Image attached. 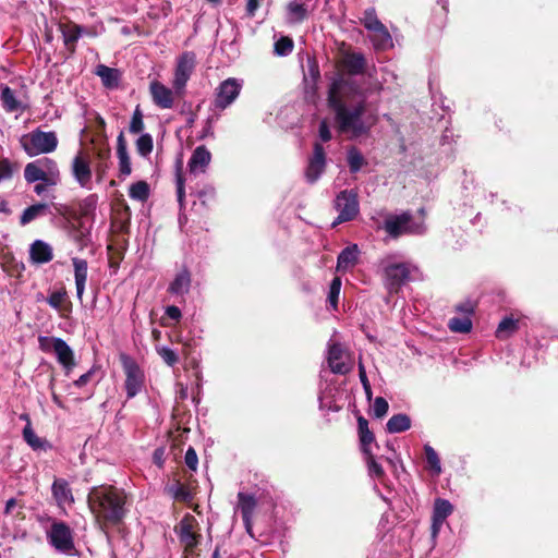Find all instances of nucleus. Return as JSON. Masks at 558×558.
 <instances>
[{"label": "nucleus", "mask_w": 558, "mask_h": 558, "mask_svg": "<svg viewBox=\"0 0 558 558\" xmlns=\"http://www.w3.org/2000/svg\"><path fill=\"white\" fill-rule=\"evenodd\" d=\"M126 495L123 489L111 485L93 487L87 495V504L96 519L117 525L126 514Z\"/></svg>", "instance_id": "obj_1"}, {"label": "nucleus", "mask_w": 558, "mask_h": 558, "mask_svg": "<svg viewBox=\"0 0 558 558\" xmlns=\"http://www.w3.org/2000/svg\"><path fill=\"white\" fill-rule=\"evenodd\" d=\"M328 100L330 107L336 112L339 129L343 133H351L353 136L357 137L366 134L377 122L376 114L365 113V100H361L353 106H347L335 96L332 90H330Z\"/></svg>", "instance_id": "obj_2"}, {"label": "nucleus", "mask_w": 558, "mask_h": 558, "mask_svg": "<svg viewBox=\"0 0 558 558\" xmlns=\"http://www.w3.org/2000/svg\"><path fill=\"white\" fill-rule=\"evenodd\" d=\"M383 272L384 286L390 294L398 293L411 279L415 269L410 263H395L390 257L383 258L379 263Z\"/></svg>", "instance_id": "obj_3"}, {"label": "nucleus", "mask_w": 558, "mask_h": 558, "mask_svg": "<svg viewBox=\"0 0 558 558\" xmlns=\"http://www.w3.org/2000/svg\"><path fill=\"white\" fill-rule=\"evenodd\" d=\"M21 145L29 157L49 154L56 150L58 137L56 132H44L39 129L21 137Z\"/></svg>", "instance_id": "obj_4"}, {"label": "nucleus", "mask_w": 558, "mask_h": 558, "mask_svg": "<svg viewBox=\"0 0 558 558\" xmlns=\"http://www.w3.org/2000/svg\"><path fill=\"white\" fill-rule=\"evenodd\" d=\"M385 231L392 238L401 234H423L425 232L424 221H414L409 213L390 216L384 222Z\"/></svg>", "instance_id": "obj_5"}, {"label": "nucleus", "mask_w": 558, "mask_h": 558, "mask_svg": "<svg viewBox=\"0 0 558 558\" xmlns=\"http://www.w3.org/2000/svg\"><path fill=\"white\" fill-rule=\"evenodd\" d=\"M120 361L125 374L124 388L128 399L137 396L145 384V374L136 361L130 355L122 353Z\"/></svg>", "instance_id": "obj_6"}, {"label": "nucleus", "mask_w": 558, "mask_h": 558, "mask_svg": "<svg viewBox=\"0 0 558 558\" xmlns=\"http://www.w3.org/2000/svg\"><path fill=\"white\" fill-rule=\"evenodd\" d=\"M333 206L338 211V217L332 226L353 220L360 211L357 193L354 190L341 191L336 196Z\"/></svg>", "instance_id": "obj_7"}, {"label": "nucleus", "mask_w": 558, "mask_h": 558, "mask_svg": "<svg viewBox=\"0 0 558 558\" xmlns=\"http://www.w3.org/2000/svg\"><path fill=\"white\" fill-rule=\"evenodd\" d=\"M241 89V81L234 77L222 81L215 90L214 108L219 111L226 110L239 97Z\"/></svg>", "instance_id": "obj_8"}, {"label": "nucleus", "mask_w": 558, "mask_h": 558, "mask_svg": "<svg viewBox=\"0 0 558 558\" xmlns=\"http://www.w3.org/2000/svg\"><path fill=\"white\" fill-rule=\"evenodd\" d=\"M195 68V54L193 52H184L177 62L172 87L178 96H182L185 90L187 81L190 80Z\"/></svg>", "instance_id": "obj_9"}, {"label": "nucleus", "mask_w": 558, "mask_h": 558, "mask_svg": "<svg viewBox=\"0 0 558 558\" xmlns=\"http://www.w3.org/2000/svg\"><path fill=\"white\" fill-rule=\"evenodd\" d=\"M51 546L62 553H69L74 547L72 531L70 526L61 521H54L47 534Z\"/></svg>", "instance_id": "obj_10"}, {"label": "nucleus", "mask_w": 558, "mask_h": 558, "mask_svg": "<svg viewBox=\"0 0 558 558\" xmlns=\"http://www.w3.org/2000/svg\"><path fill=\"white\" fill-rule=\"evenodd\" d=\"M326 168V154L322 144L315 143L313 147V155L308 159V165L305 170V179L308 183H315L324 173Z\"/></svg>", "instance_id": "obj_11"}, {"label": "nucleus", "mask_w": 558, "mask_h": 558, "mask_svg": "<svg viewBox=\"0 0 558 558\" xmlns=\"http://www.w3.org/2000/svg\"><path fill=\"white\" fill-rule=\"evenodd\" d=\"M347 353L342 345L338 342L328 343L327 362L330 371L333 374L344 375L351 369L350 365L345 362Z\"/></svg>", "instance_id": "obj_12"}, {"label": "nucleus", "mask_w": 558, "mask_h": 558, "mask_svg": "<svg viewBox=\"0 0 558 558\" xmlns=\"http://www.w3.org/2000/svg\"><path fill=\"white\" fill-rule=\"evenodd\" d=\"M210 161H211V154L206 148V146H204V145L197 146L193 150V153L190 157V160L187 162V168H189L190 174L197 175V174L205 173Z\"/></svg>", "instance_id": "obj_13"}, {"label": "nucleus", "mask_w": 558, "mask_h": 558, "mask_svg": "<svg viewBox=\"0 0 558 558\" xmlns=\"http://www.w3.org/2000/svg\"><path fill=\"white\" fill-rule=\"evenodd\" d=\"M453 507L449 500L437 498L434 504L433 517H432V536L436 537L446 521V519L452 513Z\"/></svg>", "instance_id": "obj_14"}, {"label": "nucleus", "mask_w": 558, "mask_h": 558, "mask_svg": "<svg viewBox=\"0 0 558 558\" xmlns=\"http://www.w3.org/2000/svg\"><path fill=\"white\" fill-rule=\"evenodd\" d=\"M149 92L154 104L161 109H170L174 104L173 90L158 81L149 84Z\"/></svg>", "instance_id": "obj_15"}, {"label": "nucleus", "mask_w": 558, "mask_h": 558, "mask_svg": "<svg viewBox=\"0 0 558 558\" xmlns=\"http://www.w3.org/2000/svg\"><path fill=\"white\" fill-rule=\"evenodd\" d=\"M72 174L75 181L84 189H90L92 169L89 161L82 154H77L72 161Z\"/></svg>", "instance_id": "obj_16"}, {"label": "nucleus", "mask_w": 558, "mask_h": 558, "mask_svg": "<svg viewBox=\"0 0 558 558\" xmlns=\"http://www.w3.org/2000/svg\"><path fill=\"white\" fill-rule=\"evenodd\" d=\"M29 259L35 265L51 262L53 259L52 246L43 240H35L29 246Z\"/></svg>", "instance_id": "obj_17"}, {"label": "nucleus", "mask_w": 558, "mask_h": 558, "mask_svg": "<svg viewBox=\"0 0 558 558\" xmlns=\"http://www.w3.org/2000/svg\"><path fill=\"white\" fill-rule=\"evenodd\" d=\"M60 32L66 50L73 54L76 50V43L85 33V28L75 23L61 24Z\"/></svg>", "instance_id": "obj_18"}, {"label": "nucleus", "mask_w": 558, "mask_h": 558, "mask_svg": "<svg viewBox=\"0 0 558 558\" xmlns=\"http://www.w3.org/2000/svg\"><path fill=\"white\" fill-rule=\"evenodd\" d=\"M195 519L192 515H185L179 523L178 535L180 542L186 548H194L197 545V535L193 531Z\"/></svg>", "instance_id": "obj_19"}, {"label": "nucleus", "mask_w": 558, "mask_h": 558, "mask_svg": "<svg viewBox=\"0 0 558 558\" xmlns=\"http://www.w3.org/2000/svg\"><path fill=\"white\" fill-rule=\"evenodd\" d=\"M53 353L56 354L58 363L62 365L65 373L69 374L75 366L74 352L71 347L62 338H60L56 342Z\"/></svg>", "instance_id": "obj_20"}, {"label": "nucleus", "mask_w": 558, "mask_h": 558, "mask_svg": "<svg viewBox=\"0 0 558 558\" xmlns=\"http://www.w3.org/2000/svg\"><path fill=\"white\" fill-rule=\"evenodd\" d=\"M71 260L74 267L76 296L82 301L87 281L88 264L85 259L78 257H72Z\"/></svg>", "instance_id": "obj_21"}, {"label": "nucleus", "mask_w": 558, "mask_h": 558, "mask_svg": "<svg viewBox=\"0 0 558 558\" xmlns=\"http://www.w3.org/2000/svg\"><path fill=\"white\" fill-rule=\"evenodd\" d=\"M238 500H239L238 508L241 511L245 529L248 533H251L252 517H253L254 510L256 508V499L251 494L240 492L238 494Z\"/></svg>", "instance_id": "obj_22"}, {"label": "nucleus", "mask_w": 558, "mask_h": 558, "mask_svg": "<svg viewBox=\"0 0 558 558\" xmlns=\"http://www.w3.org/2000/svg\"><path fill=\"white\" fill-rule=\"evenodd\" d=\"M51 493L58 506L72 505L74 497L69 483L64 478H56L51 486Z\"/></svg>", "instance_id": "obj_23"}, {"label": "nucleus", "mask_w": 558, "mask_h": 558, "mask_svg": "<svg viewBox=\"0 0 558 558\" xmlns=\"http://www.w3.org/2000/svg\"><path fill=\"white\" fill-rule=\"evenodd\" d=\"M117 156L119 159V171L123 177H128L131 174V160L128 153V144L124 137L123 131L117 137Z\"/></svg>", "instance_id": "obj_24"}, {"label": "nucleus", "mask_w": 558, "mask_h": 558, "mask_svg": "<svg viewBox=\"0 0 558 558\" xmlns=\"http://www.w3.org/2000/svg\"><path fill=\"white\" fill-rule=\"evenodd\" d=\"M46 301L62 318H66L71 313L72 304L70 301H66V291L64 289L53 291Z\"/></svg>", "instance_id": "obj_25"}, {"label": "nucleus", "mask_w": 558, "mask_h": 558, "mask_svg": "<svg viewBox=\"0 0 558 558\" xmlns=\"http://www.w3.org/2000/svg\"><path fill=\"white\" fill-rule=\"evenodd\" d=\"M191 282L190 271L187 269H182L175 275L174 279L169 284L168 292L173 295L183 296L189 293Z\"/></svg>", "instance_id": "obj_26"}, {"label": "nucleus", "mask_w": 558, "mask_h": 558, "mask_svg": "<svg viewBox=\"0 0 558 558\" xmlns=\"http://www.w3.org/2000/svg\"><path fill=\"white\" fill-rule=\"evenodd\" d=\"M369 33L371 41L376 50H387L393 47L392 37L384 24Z\"/></svg>", "instance_id": "obj_27"}, {"label": "nucleus", "mask_w": 558, "mask_h": 558, "mask_svg": "<svg viewBox=\"0 0 558 558\" xmlns=\"http://www.w3.org/2000/svg\"><path fill=\"white\" fill-rule=\"evenodd\" d=\"M95 73L101 78L105 87H118L121 77L120 71L118 69L109 68L105 64H99L96 66Z\"/></svg>", "instance_id": "obj_28"}, {"label": "nucleus", "mask_w": 558, "mask_h": 558, "mask_svg": "<svg viewBox=\"0 0 558 558\" xmlns=\"http://www.w3.org/2000/svg\"><path fill=\"white\" fill-rule=\"evenodd\" d=\"M357 429L361 442V450L364 454L371 453L369 446L375 441L373 432L368 428V422L363 416L357 418Z\"/></svg>", "instance_id": "obj_29"}, {"label": "nucleus", "mask_w": 558, "mask_h": 558, "mask_svg": "<svg viewBox=\"0 0 558 558\" xmlns=\"http://www.w3.org/2000/svg\"><path fill=\"white\" fill-rule=\"evenodd\" d=\"M411 428V418L408 414L398 413L392 415L387 424L386 430L390 434L402 433Z\"/></svg>", "instance_id": "obj_30"}, {"label": "nucleus", "mask_w": 558, "mask_h": 558, "mask_svg": "<svg viewBox=\"0 0 558 558\" xmlns=\"http://www.w3.org/2000/svg\"><path fill=\"white\" fill-rule=\"evenodd\" d=\"M49 209V205L46 203H37L34 205L28 206L24 209V211L21 215L20 223L22 226H26L34 221L35 219L44 216L47 214Z\"/></svg>", "instance_id": "obj_31"}, {"label": "nucleus", "mask_w": 558, "mask_h": 558, "mask_svg": "<svg viewBox=\"0 0 558 558\" xmlns=\"http://www.w3.org/2000/svg\"><path fill=\"white\" fill-rule=\"evenodd\" d=\"M359 256V247L356 244L347 246L343 248L337 258V267L338 269H347L349 267H352Z\"/></svg>", "instance_id": "obj_32"}, {"label": "nucleus", "mask_w": 558, "mask_h": 558, "mask_svg": "<svg viewBox=\"0 0 558 558\" xmlns=\"http://www.w3.org/2000/svg\"><path fill=\"white\" fill-rule=\"evenodd\" d=\"M43 166L46 174V185H57L60 182V171L57 162L50 158H43L38 160Z\"/></svg>", "instance_id": "obj_33"}, {"label": "nucleus", "mask_w": 558, "mask_h": 558, "mask_svg": "<svg viewBox=\"0 0 558 558\" xmlns=\"http://www.w3.org/2000/svg\"><path fill=\"white\" fill-rule=\"evenodd\" d=\"M0 99L7 112H14L21 109V102L15 97L14 92L8 85H1Z\"/></svg>", "instance_id": "obj_34"}, {"label": "nucleus", "mask_w": 558, "mask_h": 558, "mask_svg": "<svg viewBox=\"0 0 558 558\" xmlns=\"http://www.w3.org/2000/svg\"><path fill=\"white\" fill-rule=\"evenodd\" d=\"M41 168L43 166L38 160L27 163L24 169V178L26 182L35 183L41 181L46 183V174Z\"/></svg>", "instance_id": "obj_35"}, {"label": "nucleus", "mask_w": 558, "mask_h": 558, "mask_svg": "<svg viewBox=\"0 0 558 558\" xmlns=\"http://www.w3.org/2000/svg\"><path fill=\"white\" fill-rule=\"evenodd\" d=\"M23 438L26 444L34 450L47 449L49 447L47 440L38 437L32 428L31 422L23 429Z\"/></svg>", "instance_id": "obj_36"}, {"label": "nucleus", "mask_w": 558, "mask_h": 558, "mask_svg": "<svg viewBox=\"0 0 558 558\" xmlns=\"http://www.w3.org/2000/svg\"><path fill=\"white\" fill-rule=\"evenodd\" d=\"M519 328V322L513 319L512 317H505L496 329V337L498 339H508L512 336Z\"/></svg>", "instance_id": "obj_37"}, {"label": "nucleus", "mask_w": 558, "mask_h": 558, "mask_svg": "<svg viewBox=\"0 0 558 558\" xmlns=\"http://www.w3.org/2000/svg\"><path fill=\"white\" fill-rule=\"evenodd\" d=\"M347 161L351 173H357L366 165L364 156L354 146L348 149Z\"/></svg>", "instance_id": "obj_38"}, {"label": "nucleus", "mask_w": 558, "mask_h": 558, "mask_svg": "<svg viewBox=\"0 0 558 558\" xmlns=\"http://www.w3.org/2000/svg\"><path fill=\"white\" fill-rule=\"evenodd\" d=\"M165 490L175 500L187 501L191 499V494L189 489L179 481L167 485L165 487Z\"/></svg>", "instance_id": "obj_39"}, {"label": "nucleus", "mask_w": 558, "mask_h": 558, "mask_svg": "<svg viewBox=\"0 0 558 558\" xmlns=\"http://www.w3.org/2000/svg\"><path fill=\"white\" fill-rule=\"evenodd\" d=\"M448 327L453 332L466 333L472 329V320L468 316H456L449 319Z\"/></svg>", "instance_id": "obj_40"}, {"label": "nucleus", "mask_w": 558, "mask_h": 558, "mask_svg": "<svg viewBox=\"0 0 558 558\" xmlns=\"http://www.w3.org/2000/svg\"><path fill=\"white\" fill-rule=\"evenodd\" d=\"M365 64V58L361 53H352L345 60V65L351 74L363 73Z\"/></svg>", "instance_id": "obj_41"}, {"label": "nucleus", "mask_w": 558, "mask_h": 558, "mask_svg": "<svg viewBox=\"0 0 558 558\" xmlns=\"http://www.w3.org/2000/svg\"><path fill=\"white\" fill-rule=\"evenodd\" d=\"M361 23L368 32L374 31L383 25L381 21L377 17L375 8H367L364 11Z\"/></svg>", "instance_id": "obj_42"}, {"label": "nucleus", "mask_w": 558, "mask_h": 558, "mask_svg": "<svg viewBox=\"0 0 558 558\" xmlns=\"http://www.w3.org/2000/svg\"><path fill=\"white\" fill-rule=\"evenodd\" d=\"M135 146L138 155H141L142 157H147L148 155H150L154 148L153 136L148 133L142 134L136 140Z\"/></svg>", "instance_id": "obj_43"}, {"label": "nucleus", "mask_w": 558, "mask_h": 558, "mask_svg": "<svg viewBox=\"0 0 558 558\" xmlns=\"http://www.w3.org/2000/svg\"><path fill=\"white\" fill-rule=\"evenodd\" d=\"M149 195L148 184L144 181L133 183L129 190V196L136 201H145Z\"/></svg>", "instance_id": "obj_44"}, {"label": "nucleus", "mask_w": 558, "mask_h": 558, "mask_svg": "<svg viewBox=\"0 0 558 558\" xmlns=\"http://www.w3.org/2000/svg\"><path fill=\"white\" fill-rule=\"evenodd\" d=\"M424 451H425L426 461H427L430 470L437 475L440 474L441 465H440V460H439L437 452L429 445L424 446Z\"/></svg>", "instance_id": "obj_45"}, {"label": "nucleus", "mask_w": 558, "mask_h": 558, "mask_svg": "<svg viewBox=\"0 0 558 558\" xmlns=\"http://www.w3.org/2000/svg\"><path fill=\"white\" fill-rule=\"evenodd\" d=\"M288 13L294 22H303L307 16L305 5L296 1H292L288 4Z\"/></svg>", "instance_id": "obj_46"}, {"label": "nucleus", "mask_w": 558, "mask_h": 558, "mask_svg": "<svg viewBox=\"0 0 558 558\" xmlns=\"http://www.w3.org/2000/svg\"><path fill=\"white\" fill-rule=\"evenodd\" d=\"M364 456H365V460H366V464H367V469H368V474L372 477H376L378 480L383 478L385 475V471H384L381 464H379L376 461L374 454L371 452V453H367Z\"/></svg>", "instance_id": "obj_47"}, {"label": "nucleus", "mask_w": 558, "mask_h": 558, "mask_svg": "<svg viewBox=\"0 0 558 558\" xmlns=\"http://www.w3.org/2000/svg\"><path fill=\"white\" fill-rule=\"evenodd\" d=\"M341 290V279L339 277H335L331 280L328 293V302L333 310L338 307L339 294Z\"/></svg>", "instance_id": "obj_48"}, {"label": "nucleus", "mask_w": 558, "mask_h": 558, "mask_svg": "<svg viewBox=\"0 0 558 558\" xmlns=\"http://www.w3.org/2000/svg\"><path fill=\"white\" fill-rule=\"evenodd\" d=\"M293 41L289 37H281L275 43V52L278 56L284 57L292 52Z\"/></svg>", "instance_id": "obj_49"}, {"label": "nucleus", "mask_w": 558, "mask_h": 558, "mask_svg": "<svg viewBox=\"0 0 558 558\" xmlns=\"http://www.w3.org/2000/svg\"><path fill=\"white\" fill-rule=\"evenodd\" d=\"M144 130V121H143V113L137 106L133 112L129 131L133 134L140 133Z\"/></svg>", "instance_id": "obj_50"}, {"label": "nucleus", "mask_w": 558, "mask_h": 558, "mask_svg": "<svg viewBox=\"0 0 558 558\" xmlns=\"http://www.w3.org/2000/svg\"><path fill=\"white\" fill-rule=\"evenodd\" d=\"M219 114H210L203 126V130L198 136V140H205L206 137H214V124L218 121Z\"/></svg>", "instance_id": "obj_51"}, {"label": "nucleus", "mask_w": 558, "mask_h": 558, "mask_svg": "<svg viewBox=\"0 0 558 558\" xmlns=\"http://www.w3.org/2000/svg\"><path fill=\"white\" fill-rule=\"evenodd\" d=\"M158 354L163 360V362L169 365L173 366L178 363L179 357L178 354L169 347H160L157 349Z\"/></svg>", "instance_id": "obj_52"}, {"label": "nucleus", "mask_w": 558, "mask_h": 558, "mask_svg": "<svg viewBox=\"0 0 558 558\" xmlns=\"http://www.w3.org/2000/svg\"><path fill=\"white\" fill-rule=\"evenodd\" d=\"M389 404L383 397H376L373 403V413L375 417H383L387 414Z\"/></svg>", "instance_id": "obj_53"}, {"label": "nucleus", "mask_w": 558, "mask_h": 558, "mask_svg": "<svg viewBox=\"0 0 558 558\" xmlns=\"http://www.w3.org/2000/svg\"><path fill=\"white\" fill-rule=\"evenodd\" d=\"M14 168L8 158H0V183L10 180L13 175Z\"/></svg>", "instance_id": "obj_54"}, {"label": "nucleus", "mask_w": 558, "mask_h": 558, "mask_svg": "<svg viewBox=\"0 0 558 558\" xmlns=\"http://www.w3.org/2000/svg\"><path fill=\"white\" fill-rule=\"evenodd\" d=\"M60 338H58V337L39 336L38 337V347L43 352H46V353L53 352L56 342Z\"/></svg>", "instance_id": "obj_55"}, {"label": "nucleus", "mask_w": 558, "mask_h": 558, "mask_svg": "<svg viewBox=\"0 0 558 558\" xmlns=\"http://www.w3.org/2000/svg\"><path fill=\"white\" fill-rule=\"evenodd\" d=\"M359 377H360V381L363 386V389H364V392L367 397V399H371L372 398V388H371V384H369V380L367 378V375H366V371H365V367L364 365L360 362L359 363Z\"/></svg>", "instance_id": "obj_56"}, {"label": "nucleus", "mask_w": 558, "mask_h": 558, "mask_svg": "<svg viewBox=\"0 0 558 558\" xmlns=\"http://www.w3.org/2000/svg\"><path fill=\"white\" fill-rule=\"evenodd\" d=\"M177 196H178V202H179L180 206L183 207L185 191H184V179L181 173L180 167H178V170H177Z\"/></svg>", "instance_id": "obj_57"}, {"label": "nucleus", "mask_w": 558, "mask_h": 558, "mask_svg": "<svg viewBox=\"0 0 558 558\" xmlns=\"http://www.w3.org/2000/svg\"><path fill=\"white\" fill-rule=\"evenodd\" d=\"M184 462L189 469H191L192 471H196L197 464H198V458H197L196 451L192 447H190L186 450L185 456H184Z\"/></svg>", "instance_id": "obj_58"}, {"label": "nucleus", "mask_w": 558, "mask_h": 558, "mask_svg": "<svg viewBox=\"0 0 558 558\" xmlns=\"http://www.w3.org/2000/svg\"><path fill=\"white\" fill-rule=\"evenodd\" d=\"M457 312L462 313L464 316L470 317L474 312V305L471 301L460 303L456 307Z\"/></svg>", "instance_id": "obj_59"}, {"label": "nucleus", "mask_w": 558, "mask_h": 558, "mask_svg": "<svg viewBox=\"0 0 558 558\" xmlns=\"http://www.w3.org/2000/svg\"><path fill=\"white\" fill-rule=\"evenodd\" d=\"M319 137L323 142L331 140V133L326 121H322L319 124Z\"/></svg>", "instance_id": "obj_60"}, {"label": "nucleus", "mask_w": 558, "mask_h": 558, "mask_svg": "<svg viewBox=\"0 0 558 558\" xmlns=\"http://www.w3.org/2000/svg\"><path fill=\"white\" fill-rule=\"evenodd\" d=\"M94 375V369H89L88 372H86L85 374H83L82 376H80L75 381H74V386L81 388L85 385H87L92 377Z\"/></svg>", "instance_id": "obj_61"}, {"label": "nucleus", "mask_w": 558, "mask_h": 558, "mask_svg": "<svg viewBox=\"0 0 558 558\" xmlns=\"http://www.w3.org/2000/svg\"><path fill=\"white\" fill-rule=\"evenodd\" d=\"M165 313L172 320H179L182 316L180 308L175 305L167 306Z\"/></svg>", "instance_id": "obj_62"}, {"label": "nucleus", "mask_w": 558, "mask_h": 558, "mask_svg": "<svg viewBox=\"0 0 558 558\" xmlns=\"http://www.w3.org/2000/svg\"><path fill=\"white\" fill-rule=\"evenodd\" d=\"M258 9V0H247L246 12L248 16H254Z\"/></svg>", "instance_id": "obj_63"}, {"label": "nucleus", "mask_w": 558, "mask_h": 558, "mask_svg": "<svg viewBox=\"0 0 558 558\" xmlns=\"http://www.w3.org/2000/svg\"><path fill=\"white\" fill-rule=\"evenodd\" d=\"M17 506V501L15 498H10L5 502L4 513L10 514L12 513L13 509Z\"/></svg>", "instance_id": "obj_64"}]
</instances>
